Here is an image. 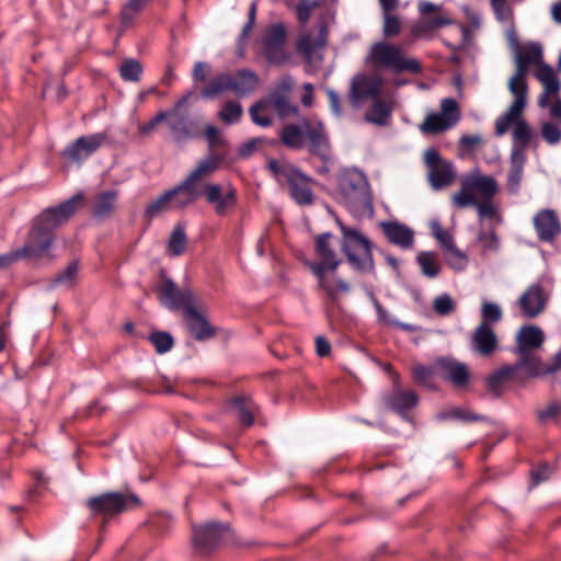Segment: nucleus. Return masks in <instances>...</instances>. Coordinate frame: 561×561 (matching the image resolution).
<instances>
[{
  "label": "nucleus",
  "instance_id": "f257e3e1",
  "mask_svg": "<svg viewBox=\"0 0 561 561\" xmlns=\"http://www.w3.org/2000/svg\"><path fill=\"white\" fill-rule=\"evenodd\" d=\"M83 199L82 194H76L66 202L44 210L32 227L25 244L15 250L20 260H39L47 256L55 241V230L69 220L83 205Z\"/></svg>",
  "mask_w": 561,
  "mask_h": 561
},
{
  "label": "nucleus",
  "instance_id": "f03ea898",
  "mask_svg": "<svg viewBox=\"0 0 561 561\" xmlns=\"http://www.w3.org/2000/svg\"><path fill=\"white\" fill-rule=\"evenodd\" d=\"M172 207L185 208L205 196L208 204L214 206L215 214L225 217L232 213L238 203L237 190L228 185L226 190L219 184H204L203 187L185 178L180 184L169 190Z\"/></svg>",
  "mask_w": 561,
  "mask_h": 561
},
{
  "label": "nucleus",
  "instance_id": "7ed1b4c3",
  "mask_svg": "<svg viewBox=\"0 0 561 561\" xmlns=\"http://www.w3.org/2000/svg\"><path fill=\"white\" fill-rule=\"evenodd\" d=\"M279 141L291 150L308 149L321 161L330 160L331 142L324 124L319 119L304 118L298 124H285L279 131Z\"/></svg>",
  "mask_w": 561,
  "mask_h": 561
},
{
  "label": "nucleus",
  "instance_id": "20e7f679",
  "mask_svg": "<svg viewBox=\"0 0 561 561\" xmlns=\"http://www.w3.org/2000/svg\"><path fill=\"white\" fill-rule=\"evenodd\" d=\"M260 84V78L251 69L242 68L237 72L224 71L215 75L202 89L204 99H216L226 92H232L237 98L251 94Z\"/></svg>",
  "mask_w": 561,
  "mask_h": 561
},
{
  "label": "nucleus",
  "instance_id": "39448f33",
  "mask_svg": "<svg viewBox=\"0 0 561 561\" xmlns=\"http://www.w3.org/2000/svg\"><path fill=\"white\" fill-rule=\"evenodd\" d=\"M339 192L346 208L356 216L373 211V201L366 175L357 169H347L339 176Z\"/></svg>",
  "mask_w": 561,
  "mask_h": 561
},
{
  "label": "nucleus",
  "instance_id": "423d86ee",
  "mask_svg": "<svg viewBox=\"0 0 561 561\" xmlns=\"http://www.w3.org/2000/svg\"><path fill=\"white\" fill-rule=\"evenodd\" d=\"M336 224L342 232L341 249L350 266L360 273H373L375 262L373 243L359 230L345 226L340 219Z\"/></svg>",
  "mask_w": 561,
  "mask_h": 561
},
{
  "label": "nucleus",
  "instance_id": "0eeeda50",
  "mask_svg": "<svg viewBox=\"0 0 561 561\" xmlns=\"http://www.w3.org/2000/svg\"><path fill=\"white\" fill-rule=\"evenodd\" d=\"M139 504L140 499L136 494L123 492H105L91 496L84 502L90 516L101 518V530L105 529L111 519Z\"/></svg>",
  "mask_w": 561,
  "mask_h": 561
},
{
  "label": "nucleus",
  "instance_id": "6e6552de",
  "mask_svg": "<svg viewBox=\"0 0 561 561\" xmlns=\"http://www.w3.org/2000/svg\"><path fill=\"white\" fill-rule=\"evenodd\" d=\"M543 343L545 333L539 327L533 324L522 325L515 336L514 353L517 355L516 367L525 369L528 375L537 374L540 364L538 351Z\"/></svg>",
  "mask_w": 561,
  "mask_h": 561
},
{
  "label": "nucleus",
  "instance_id": "1a4fd4ad",
  "mask_svg": "<svg viewBox=\"0 0 561 561\" xmlns=\"http://www.w3.org/2000/svg\"><path fill=\"white\" fill-rule=\"evenodd\" d=\"M268 169L276 176L279 183L288 185L290 197L299 206H309L314 201V194L311 190V179L298 169L288 163L271 160Z\"/></svg>",
  "mask_w": 561,
  "mask_h": 561
},
{
  "label": "nucleus",
  "instance_id": "9d476101",
  "mask_svg": "<svg viewBox=\"0 0 561 561\" xmlns=\"http://www.w3.org/2000/svg\"><path fill=\"white\" fill-rule=\"evenodd\" d=\"M333 238L331 232H324L316 237L314 240V251L320 259L319 262L308 263L311 272L318 278V284L321 289H323L328 297L332 300L335 299V290L328 283L325 278L327 272H334L341 264V259H339L335 250L330 244V240Z\"/></svg>",
  "mask_w": 561,
  "mask_h": 561
},
{
  "label": "nucleus",
  "instance_id": "9b49d317",
  "mask_svg": "<svg viewBox=\"0 0 561 561\" xmlns=\"http://www.w3.org/2000/svg\"><path fill=\"white\" fill-rule=\"evenodd\" d=\"M287 28L284 23H272L267 25L259 41L260 54L273 66H282L290 59L286 48Z\"/></svg>",
  "mask_w": 561,
  "mask_h": 561
},
{
  "label": "nucleus",
  "instance_id": "f8f14e48",
  "mask_svg": "<svg viewBox=\"0 0 561 561\" xmlns=\"http://www.w3.org/2000/svg\"><path fill=\"white\" fill-rule=\"evenodd\" d=\"M497 192V183L490 175L469 174L461 179L460 190L453 196V203L459 208L477 204L474 194L481 199H492Z\"/></svg>",
  "mask_w": 561,
  "mask_h": 561
},
{
  "label": "nucleus",
  "instance_id": "ddd939ff",
  "mask_svg": "<svg viewBox=\"0 0 561 561\" xmlns=\"http://www.w3.org/2000/svg\"><path fill=\"white\" fill-rule=\"evenodd\" d=\"M369 56L376 65L396 72L409 71L416 75L422 71V66L416 59H404L399 47L385 42L374 44Z\"/></svg>",
  "mask_w": 561,
  "mask_h": 561
},
{
  "label": "nucleus",
  "instance_id": "4468645a",
  "mask_svg": "<svg viewBox=\"0 0 561 561\" xmlns=\"http://www.w3.org/2000/svg\"><path fill=\"white\" fill-rule=\"evenodd\" d=\"M229 531L228 525L209 522L193 528V545L201 556H208L220 547Z\"/></svg>",
  "mask_w": 561,
  "mask_h": 561
},
{
  "label": "nucleus",
  "instance_id": "2eb2a0df",
  "mask_svg": "<svg viewBox=\"0 0 561 561\" xmlns=\"http://www.w3.org/2000/svg\"><path fill=\"white\" fill-rule=\"evenodd\" d=\"M160 284L157 286V295L160 302L170 310H185L194 304V295L190 289H180L176 284L160 270Z\"/></svg>",
  "mask_w": 561,
  "mask_h": 561
},
{
  "label": "nucleus",
  "instance_id": "dca6fc26",
  "mask_svg": "<svg viewBox=\"0 0 561 561\" xmlns=\"http://www.w3.org/2000/svg\"><path fill=\"white\" fill-rule=\"evenodd\" d=\"M187 99V95L183 96L171 110L163 111V113H169L164 122L168 123L171 137L175 142H182L196 136V123L191 119L187 112L182 111Z\"/></svg>",
  "mask_w": 561,
  "mask_h": 561
},
{
  "label": "nucleus",
  "instance_id": "f3484780",
  "mask_svg": "<svg viewBox=\"0 0 561 561\" xmlns=\"http://www.w3.org/2000/svg\"><path fill=\"white\" fill-rule=\"evenodd\" d=\"M424 163L428 170V181L434 190H440L454 182L456 172L453 163L443 160L436 149H426L424 152Z\"/></svg>",
  "mask_w": 561,
  "mask_h": 561
},
{
  "label": "nucleus",
  "instance_id": "a211bd4d",
  "mask_svg": "<svg viewBox=\"0 0 561 561\" xmlns=\"http://www.w3.org/2000/svg\"><path fill=\"white\" fill-rule=\"evenodd\" d=\"M440 113L428 114L421 125L425 134H438L451 128L460 118L459 105L454 99H444L440 104Z\"/></svg>",
  "mask_w": 561,
  "mask_h": 561
},
{
  "label": "nucleus",
  "instance_id": "6ab92c4d",
  "mask_svg": "<svg viewBox=\"0 0 561 561\" xmlns=\"http://www.w3.org/2000/svg\"><path fill=\"white\" fill-rule=\"evenodd\" d=\"M294 84L295 82L291 76H283L270 92L267 100L264 101L266 102V106L271 105L280 118L298 113V106L293 104L289 100Z\"/></svg>",
  "mask_w": 561,
  "mask_h": 561
},
{
  "label": "nucleus",
  "instance_id": "aec40b11",
  "mask_svg": "<svg viewBox=\"0 0 561 561\" xmlns=\"http://www.w3.org/2000/svg\"><path fill=\"white\" fill-rule=\"evenodd\" d=\"M106 140L107 135L105 133L81 136L64 149L62 157L70 162L81 163L98 151Z\"/></svg>",
  "mask_w": 561,
  "mask_h": 561
},
{
  "label": "nucleus",
  "instance_id": "412c9836",
  "mask_svg": "<svg viewBox=\"0 0 561 561\" xmlns=\"http://www.w3.org/2000/svg\"><path fill=\"white\" fill-rule=\"evenodd\" d=\"M381 80L367 75H356L351 82L350 102L353 107L358 108L367 100H375L380 96Z\"/></svg>",
  "mask_w": 561,
  "mask_h": 561
},
{
  "label": "nucleus",
  "instance_id": "4be33fe9",
  "mask_svg": "<svg viewBox=\"0 0 561 561\" xmlns=\"http://www.w3.org/2000/svg\"><path fill=\"white\" fill-rule=\"evenodd\" d=\"M435 369L445 380L449 381L455 388H466L470 381L469 368L450 356H440L435 359Z\"/></svg>",
  "mask_w": 561,
  "mask_h": 561
},
{
  "label": "nucleus",
  "instance_id": "5701e85b",
  "mask_svg": "<svg viewBox=\"0 0 561 561\" xmlns=\"http://www.w3.org/2000/svg\"><path fill=\"white\" fill-rule=\"evenodd\" d=\"M547 296L539 284H531L519 297L517 304L524 317H538L546 308Z\"/></svg>",
  "mask_w": 561,
  "mask_h": 561
},
{
  "label": "nucleus",
  "instance_id": "b1692460",
  "mask_svg": "<svg viewBox=\"0 0 561 561\" xmlns=\"http://www.w3.org/2000/svg\"><path fill=\"white\" fill-rule=\"evenodd\" d=\"M439 10V7L428 1H420L419 2V11L422 15V19L414 26V33L416 35L426 34L434 30H438L444 26L451 25L454 21L449 18H445L443 15L436 14L431 15Z\"/></svg>",
  "mask_w": 561,
  "mask_h": 561
},
{
  "label": "nucleus",
  "instance_id": "393cba45",
  "mask_svg": "<svg viewBox=\"0 0 561 561\" xmlns=\"http://www.w3.org/2000/svg\"><path fill=\"white\" fill-rule=\"evenodd\" d=\"M183 318L190 333L196 341H205L216 335V330L206 317L192 304L183 311Z\"/></svg>",
  "mask_w": 561,
  "mask_h": 561
},
{
  "label": "nucleus",
  "instance_id": "a878e982",
  "mask_svg": "<svg viewBox=\"0 0 561 561\" xmlns=\"http://www.w3.org/2000/svg\"><path fill=\"white\" fill-rule=\"evenodd\" d=\"M533 222L539 240L543 242L550 243L561 233V224L551 209L538 211Z\"/></svg>",
  "mask_w": 561,
  "mask_h": 561
},
{
  "label": "nucleus",
  "instance_id": "bb28decb",
  "mask_svg": "<svg viewBox=\"0 0 561 561\" xmlns=\"http://www.w3.org/2000/svg\"><path fill=\"white\" fill-rule=\"evenodd\" d=\"M380 229L391 244L409 250L414 243V231L398 221H381Z\"/></svg>",
  "mask_w": 561,
  "mask_h": 561
},
{
  "label": "nucleus",
  "instance_id": "cd10ccee",
  "mask_svg": "<svg viewBox=\"0 0 561 561\" xmlns=\"http://www.w3.org/2000/svg\"><path fill=\"white\" fill-rule=\"evenodd\" d=\"M497 344V336L489 323H480L472 333L471 346L480 356L492 355Z\"/></svg>",
  "mask_w": 561,
  "mask_h": 561
},
{
  "label": "nucleus",
  "instance_id": "c85d7f7f",
  "mask_svg": "<svg viewBox=\"0 0 561 561\" xmlns=\"http://www.w3.org/2000/svg\"><path fill=\"white\" fill-rule=\"evenodd\" d=\"M226 161V152H209L208 156L201 160L197 165L186 176L197 186L203 187V180L209 178Z\"/></svg>",
  "mask_w": 561,
  "mask_h": 561
},
{
  "label": "nucleus",
  "instance_id": "c756f323",
  "mask_svg": "<svg viewBox=\"0 0 561 561\" xmlns=\"http://www.w3.org/2000/svg\"><path fill=\"white\" fill-rule=\"evenodd\" d=\"M385 402L387 408L405 419L408 412L417 404L419 397L412 390H401L396 387L393 392L386 398Z\"/></svg>",
  "mask_w": 561,
  "mask_h": 561
},
{
  "label": "nucleus",
  "instance_id": "7c9ffc66",
  "mask_svg": "<svg viewBox=\"0 0 561 561\" xmlns=\"http://www.w3.org/2000/svg\"><path fill=\"white\" fill-rule=\"evenodd\" d=\"M328 33V25L325 22H322L316 39H312L309 34L300 35L296 43L297 51L307 58L312 57L318 48H323L327 45Z\"/></svg>",
  "mask_w": 561,
  "mask_h": 561
},
{
  "label": "nucleus",
  "instance_id": "2f4dec72",
  "mask_svg": "<svg viewBox=\"0 0 561 561\" xmlns=\"http://www.w3.org/2000/svg\"><path fill=\"white\" fill-rule=\"evenodd\" d=\"M117 192L114 190L101 192L95 195L91 205V214L95 219H107L114 211Z\"/></svg>",
  "mask_w": 561,
  "mask_h": 561
},
{
  "label": "nucleus",
  "instance_id": "473e14b6",
  "mask_svg": "<svg viewBox=\"0 0 561 561\" xmlns=\"http://www.w3.org/2000/svg\"><path fill=\"white\" fill-rule=\"evenodd\" d=\"M231 407L237 413L238 421L243 426H251L254 423V415L259 411L253 400L245 396H238L231 400Z\"/></svg>",
  "mask_w": 561,
  "mask_h": 561
},
{
  "label": "nucleus",
  "instance_id": "72a5a7b5",
  "mask_svg": "<svg viewBox=\"0 0 561 561\" xmlns=\"http://www.w3.org/2000/svg\"><path fill=\"white\" fill-rule=\"evenodd\" d=\"M526 106L523 105L522 100L513 101L508 110L496 118L495 131L499 136L504 135L511 125H516V122L522 121V114Z\"/></svg>",
  "mask_w": 561,
  "mask_h": 561
},
{
  "label": "nucleus",
  "instance_id": "f704fd0d",
  "mask_svg": "<svg viewBox=\"0 0 561 561\" xmlns=\"http://www.w3.org/2000/svg\"><path fill=\"white\" fill-rule=\"evenodd\" d=\"M517 369L519 368L516 367V365L503 366L492 373L485 380L488 390L495 397H500L502 394L505 382L513 377Z\"/></svg>",
  "mask_w": 561,
  "mask_h": 561
},
{
  "label": "nucleus",
  "instance_id": "c9c22d12",
  "mask_svg": "<svg viewBox=\"0 0 561 561\" xmlns=\"http://www.w3.org/2000/svg\"><path fill=\"white\" fill-rule=\"evenodd\" d=\"M534 137V133L530 129L527 122L524 119L516 122L513 129V141L514 147L512 150L513 154L526 156V149Z\"/></svg>",
  "mask_w": 561,
  "mask_h": 561
},
{
  "label": "nucleus",
  "instance_id": "e433bc0d",
  "mask_svg": "<svg viewBox=\"0 0 561 561\" xmlns=\"http://www.w3.org/2000/svg\"><path fill=\"white\" fill-rule=\"evenodd\" d=\"M391 106L380 96L373 100V104L365 113V119L369 123L383 126L391 115Z\"/></svg>",
  "mask_w": 561,
  "mask_h": 561
},
{
  "label": "nucleus",
  "instance_id": "4c0bfd02",
  "mask_svg": "<svg viewBox=\"0 0 561 561\" xmlns=\"http://www.w3.org/2000/svg\"><path fill=\"white\" fill-rule=\"evenodd\" d=\"M526 156L511 154V167L507 174V190L516 194L523 179L524 164Z\"/></svg>",
  "mask_w": 561,
  "mask_h": 561
},
{
  "label": "nucleus",
  "instance_id": "58836bf2",
  "mask_svg": "<svg viewBox=\"0 0 561 561\" xmlns=\"http://www.w3.org/2000/svg\"><path fill=\"white\" fill-rule=\"evenodd\" d=\"M411 374L416 385L428 390L437 389V386L435 385V381L433 379L434 375L437 374V370L435 369V362L431 367L422 364H414L411 367Z\"/></svg>",
  "mask_w": 561,
  "mask_h": 561
},
{
  "label": "nucleus",
  "instance_id": "ea45409f",
  "mask_svg": "<svg viewBox=\"0 0 561 561\" xmlns=\"http://www.w3.org/2000/svg\"><path fill=\"white\" fill-rule=\"evenodd\" d=\"M78 273L79 262H70L64 271L59 272L54 278L50 279L48 288L54 289L58 286L72 288L76 285Z\"/></svg>",
  "mask_w": 561,
  "mask_h": 561
},
{
  "label": "nucleus",
  "instance_id": "a19ab883",
  "mask_svg": "<svg viewBox=\"0 0 561 561\" xmlns=\"http://www.w3.org/2000/svg\"><path fill=\"white\" fill-rule=\"evenodd\" d=\"M437 417L439 420H456L461 422H480V421H488L489 419L482 414L474 413L472 411L459 408V407H453L449 409H446L438 413Z\"/></svg>",
  "mask_w": 561,
  "mask_h": 561
},
{
  "label": "nucleus",
  "instance_id": "79ce46f5",
  "mask_svg": "<svg viewBox=\"0 0 561 561\" xmlns=\"http://www.w3.org/2000/svg\"><path fill=\"white\" fill-rule=\"evenodd\" d=\"M416 262L421 268V273L427 278H436L442 271V265L437 261V255L434 252H420L416 256Z\"/></svg>",
  "mask_w": 561,
  "mask_h": 561
},
{
  "label": "nucleus",
  "instance_id": "37998d69",
  "mask_svg": "<svg viewBox=\"0 0 561 561\" xmlns=\"http://www.w3.org/2000/svg\"><path fill=\"white\" fill-rule=\"evenodd\" d=\"M243 108L238 101H227L218 112V118L226 125H233L240 122Z\"/></svg>",
  "mask_w": 561,
  "mask_h": 561
},
{
  "label": "nucleus",
  "instance_id": "c03bdc74",
  "mask_svg": "<svg viewBox=\"0 0 561 561\" xmlns=\"http://www.w3.org/2000/svg\"><path fill=\"white\" fill-rule=\"evenodd\" d=\"M172 198L169 190L165 191L162 195H160L157 199L149 203L145 209V218L150 221L154 217H157L160 213L167 210L170 206H172Z\"/></svg>",
  "mask_w": 561,
  "mask_h": 561
},
{
  "label": "nucleus",
  "instance_id": "a18cd8bd",
  "mask_svg": "<svg viewBox=\"0 0 561 561\" xmlns=\"http://www.w3.org/2000/svg\"><path fill=\"white\" fill-rule=\"evenodd\" d=\"M186 245V233L185 228L182 225H176L174 229L171 232L168 249L169 252L174 255L179 256L185 251Z\"/></svg>",
  "mask_w": 561,
  "mask_h": 561
},
{
  "label": "nucleus",
  "instance_id": "49530a36",
  "mask_svg": "<svg viewBox=\"0 0 561 561\" xmlns=\"http://www.w3.org/2000/svg\"><path fill=\"white\" fill-rule=\"evenodd\" d=\"M141 73V64L133 58L125 59L119 67V75L124 81L138 82Z\"/></svg>",
  "mask_w": 561,
  "mask_h": 561
},
{
  "label": "nucleus",
  "instance_id": "de8ad7c7",
  "mask_svg": "<svg viewBox=\"0 0 561 561\" xmlns=\"http://www.w3.org/2000/svg\"><path fill=\"white\" fill-rule=\"evenodd\" d=\"M205 138L208 142L209 152H226L227 141L220 135L219 129L214 125H207L205 129Z\"/></svg>",
  "mask_w": 561,
  "mask_h": 561
},
{
  "label": "nucleus",
  "instance_id": "09e8293b",
  "mask_svg": "<svg viewBox=\"0 0 561 561\" xmlns=\"http://www.w3.org/2000/svg\"><path fill=\"white\" fill-rule=\"evenodd\" d=\"M148 340L154 346V350L158 354L170 352L174 345L172 335L164 331L152 332Z\"/></svg>",
  "mask_w": 561,
  "mask_h": 561
},
{
  "label": "nucleus",
  "instance_id": "8fccbe9b",
  "mask_svg": "<svg viewBox=\"0 0 561 561\" xmlns=\"http://www.w3.org/2000/svg\"><path fill=\"white\" fill-rule=\"evenodd\" d=\"M516 56L529 60L530 65L540 64L542 61V48L536 43H531L525 48H522L519 44L516 43Z\"/></svg>",
  "mask_w": 561,
  "mask_h": 561
},
{
  "label": "nucleus",
  "instance_id": "3c124183",
  "mask_svg": "<svg viewBox=\"0 0 561 561\" xmlns=\"http://www.w3.org/2000/svg\"><path fill=\"white\" fill-rule=\"evenodd\" d=\"M536 415L540 424L557 422L561 416V402H550L545 409L537 410Z\"/></svg>",
  "mask_w": 561,
  "mask_h": 561
},
{
  "label": "nucleus",
  "instance_id": "603ef678",
  "mask_svg": "<svg viewBox=\"0 0 561 561\" xmlns=\"http://www.w3.org/2000/svg\"><path fill=\"white\" fill-rule=\"evenodd\" d=\"M265 108L266 102L264 101H257L249 108L250 117L255 125L261 127H268L272 125V118L266 114H262Z\"/></svg>",
  "mask_w": 561,
  "mask_h": 561
},
{
  "label": "nucleus",
  "instance_id": "864d4df0",
  "mask_svg": "<svg viewBox=\"0 0 561 561\" xmlns=\"http://www.w3.org/2000/svg\"><path fill=\"white\" fill-rule=\"evenodd\" d=\"M432 234L438 241L444 252H447L455 248V242L453 236L442 228L439 222H433L431 225Z\"/></svg>",
  "mask_w": 561,
  "mask_h": 561
},
{
  "label": "nucleus",
  "instance_id": "5fc2aeb1",
  "mask_svg": "<svg viewBox=\"0 0 561 561\" xmlns=\"http://www.w3.org/2000/svg\"><path fill=\"white\" fill-rule=\"evenodd\" d=\"M508 90L514 95V101L522 100L524 106L527 104V82L526 79L512 77L508 82Z\"/></svg>",
  "mask_w": 561,
  "mask_h": 561
},
{
  "label": "nucleus",
  "instance_id": "6e6d98bb",
  "mask_svg": "<svg viewBox=\"0 0 561 561\" xmlns=\"http://www.w3.org/2000/svg\"><path fill=\"white\" fill-rule=\"evenodd\" d=\"M149 0H129L122 11V25L127 27L133 23L134 14L140 12Z\"/></svg>",
  "mask_w": 561,
  "mask_h": 561
},
{
  "label": "nucleus",
  "instance_id": "4d7b16f0",
  "mask_svg": "<svg viewBox=\"0 0 561 561\" xmlns=\"http://www.w3.org/2000/svg\"><path fill=\"white\" fill-rule=\"evenodd\" d=\"M319 5L320 2L318 0H298L296 4V14L299 23L305 25L309 21L312 11L319 8Z\"/></svg>",
  "mask_w": 561,
  "mask_h": 561
},
{
  "label": "nucleus",
  "instance_id": "13d9d810",
  "mask_svg": "<svg viewBox=\"0 0 561 561\" xmlns=\"http://www.w3.org/2000/svg\"><path fill=\"white\" fill-rule=\"evenodd\" d=\"M482 320L480 323H496L502 319V310L494 302H484L481 309Z\"/></svg>",
  "mask_w": 561,
  "mask_h": 561
},
{
  "label": "nucleus",
  "instance_id": "bf43d9fd",
  "mask_svg": "<svg viewBox=\"0 0 561 561\" xmlns=\"http://www.w3.org/2000/svg\"><path fill=\"white\" fill-rule=\"evenodd\" d=\"M445 254L446 261L451 268L457 271H462L466 268L468 259L457 247L445 252Z\"/></svg>",
  "mask_w": 561,
  "mask_h": 561
},
{
  "label": "nucleus",
  "instance_id": "052dcab7",
  "mask_svg": "<svg viewBox=\"0 0 561 561\" xmlns=\"http://www.w3.org/2000/svg\"><path fill=\"white\" fill-rule=\"evenodd\" d=\"M553 473V468L548 462H541L531 469V484L538 485L547 481Z\"/></svg>",
  "mask_w": 561,
  "mask_h": 561
},
{
  "label": "nucleus",
  "instance_id": "680f3d73",
  "mask_svg": "<svg viewBox=\"0 0 561 561\" xmlns=\"http://www.w3.org/2000/svg\"><path fill=\"white\" fill-rule=\"evenodd\" d=\"M433 309L439 316H447L455 310V302L449 295L444 294L434 299Z\"/></svg>",
  "mask_w": 561,
  "mask_h": 561
},
{
  "label": "nucleus",
  "instance_id": "e2e57ef3",
  "mask_svg": "<svg viewBox=\"0 0 561 561\" xmlns=\"http://www.w3.org/2000/svg\"><path fill=\"white\" fill-rule=\"evenodd\" d=\"M560 369H561V353L558 352L551 358L550 363H545L540 358V364H539V369H538L539 371L537 374H530L529 376L530 377L543 376V375H548V374H553Z\"/></svg>",
  "mask_w": 561,
  "mask_h": 561
},
{
  "label": "nucleus",
  "instance_id": "0e129e2a",
  "mask_svg": "<svg viewBox=\"0 0 561 561\" xmlns=\"http://www.w3.org/2000/svg\"><path fill=\"white\" fill-rule=\"evenodd\" d=\"M541 136L549 145H557L561 141V128L553 123H545L541 127Z\"/></svg>",
  "mask_w": 561,
  "mask_h": 561
},
{
  "label": "nucleus",
  "instance_id": "69168bd1",
  "mask_svg": "<svg viewBox=\"0 0 561 561\" xmlns=\"http://www.w3.org/2000/svg\"><path fill=\"white\" fill-rule=\"evenodd\" d=\"M401 30V21L398 16L390 13H383V34L387 37H393Z\"/></svg>",
  "mask_w": 561,
  "mask_h": 561
},
{
  "label": "nucleus",
  "instance_id": "338daca9",
  "mask_svg": "<svg viewBox=\"0 0 561 561\" xmlns=\"http://www.w3.org/2000/svg\"><path fill=\"white\" fill-rule=\"evenodd\" d=\"M169 113H163V111L161 112H158L154 117L152 119H150L149 122L145 123V124H141L139 125V134L141 136H147L149 134H151L158 124L164 122L168 117Z\"/></svg>",
  "mask_w": 561,
  "mask_h": 561
},
{
  "label": "nucleus",
  "instance_id": "774afa93",
  "mask_svg": "<svg viewBox=\"0 0 561 561\" xmlns=\"http://www.w3.org/2000/svg\"><path fill=\"white\" fill-rule=\"evenodd\" d=\"M491 7L499 21L505 22L510 19L511 9L507 5L506 0H491Z\"/></svg>",
  "mask_w": 561,
  "mask_h": 561
}]
</instances>
